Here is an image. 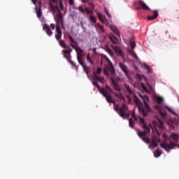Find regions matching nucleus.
Instances as JSON below:
<instances>
[{"instance_id":"nucleus-13","label":"nucleus","mask_w":179,"mask_h":179,"mask_svg":"<svg viewBox=\"0 0 179 179\" xmlns=\"http://www.w3.org/2000/svg\"><path fill=\"white\" fill-rule=\"evenodd\" d=\"M110 80H111V83L113 86L114 90H115L116 92H121V88L117 83V81H115V80H114V78L111 77Z\"/></svg>"},{"instance_id":"nucleus-59","label":"nucleus","mask_w":179,"mask_h":179,"mask_svg":"<svg viewBox=\"0 0 179 179\" xmlns=\"http://www.w3.org/2000/svg\"><path fill=\"white\" fill-rule=\"evenodd\" d=\"M76 66L75 68H76V71H78V66Z\"/></svg>"},{"instance_id":"nucleus-23","label":"nucleus","mask_w":179,"mask_h":179,"mask_svg":"<svg viewBox=\"0 0 179 179\" xmlns=\"http://www.w3.org/2000/svg\"><path fill=\"white\" fill-rule=\"evenodd\" d=\"M109 38L113 44H118L120 43V41L114 35H110Z\"/></svg>"},{"instance_id":"nucleus-35","label":"nucleus","mask_w":179,"mask_h":179,"mask_svg":"<svg viewBox=\"0 0 179 179\" xmlns=\"http://www.w3.org/2000/svg\"><path fill=\"white\" fill-rule=\"evenodd\" d=\"M56 31H57V34H62V31L61 30V26L56 25Z\"/></svg>"},{"instance_id":"nucleus-14","label":"nucleus","mask_w":179,"mask_h":179,"mask_svg":"<svg viewBox=\"0 0 179 179\" xmlns=\"http://www.w3.org/2000/svg\"><path fill=\"white\" fill-rule=\"evenodd\" d=\"M120 68L122 69V71L125 73L127 78H129V73L128 72V67L125 66V64L122 63H120Z\"/></svg>"},{"instance_id":"nucleus-3","label":"nucleus","mask_w":179,"mask_h":179,"mask_svg":"<svg viewBox=\"0 0 179 179\" xmlns=\"http://www.w3.org/2000/svg\"><path fill=\"white\" fill-rule=\"evenodd\" d=\"M162 138L164 139L163 143H167V141H169V145H171V142H173V143H177L179 141V134L177 133H172L171 136L169 137L167 134H163Z\"/></svg>"},{"instance_id":"nucleus-5","label":"nucleus","mask_w":179,"mask_h":179,"mask_svg":"<svg viewBox=\"0 0 179 179\" xmlns=\"http://www.w3.org/2000/svg\"><path fill=\"white\" fill-rule=\"evenodd\" d=\"M134 103L136 104V106L138 107V111L140 114H142L143 117H146L148 115V113H146V110L145 108H143V104L139 100L138 96L136 95H134Z\"/></svg>"},{"instance_id":"nucleus-17","label":"nucleus","mask_w":179,"mask_h":179,"mask_svg":"<svg viewBox=\"0 0 179 179\" xmlns=\"http://www.w3.org/2000/svg\"><path fill=\"white\" fill-rule=\"evenodd\" d=\"M150 131H148V130H145L144 131H141L140 129L138 130L137 135L141 138V139H143V138L145 136V135H148Z\"/></svg>"},{"instance_id":"nucleus-55","label":"nucleus","mask_w":179,"mask_h":179,"mask_svg":"<svg viewBox=\"0 0 179 179\" xmlns=\"http://www.w3.org/2000/svg\"><path fill=\"white\" fill-rule=\"evenodd\" d=\"M159 122L160 125H163V122L161 120H159Z\"/></svg>"},{"instance_id":"nucleus-20","label":"nucleus","mask_w":179,"mask_h":179,"mask_svg":"<svg viewBox=\"0 0 179 179\" xmlns=\"http://www.w3.org/2000/svg\"><path fill=\"white\" fill-rule=\"evenodd\" d=\"M96 15L100 22H102V23H106V22H107L106 16H103L101 13H96Z\"/></svg>"},{"instance_id":"nucleus-8","label":"nucleus","mask_w":179,"mask_h":179,"mask_svg":"<svg viewBox=\"0 0 179 179\" xmlns=\"http://www.w3.org/2000/svg\"><path fill=\"white\" fill-rule=\"evenodd\" d=\"M139 96H140V97H141V99H143V101L144 103L146 111H148V113H151L152 108H150V106H149V104H148V103H149V96H148L146 95L143 96L141 94H139Z\"/></svg>"},{"instance_id":"nucleus-52","label":"nucleus","mask_w":179,"mask_h":179,"mask_svg":"<svg viewBox=\"0 0 179 179\" xmlns=\"http://www.w3.org/2000/svg\"><path fill=\"white\" fill-rule=\"evenodd\" d=\"M168 111H170V113H173V110H171V108H169V106H166Z\"/></svg>"},{"instance_id":"nucleus-7","label":"nucleus","mask_w":179,"mask_h":179,"mask_svg":"<svg viewBox=\"0 0 179 179\" xmlns=\"http://www.w3.org/2000/svg\"><path fill=\"white\" fill-rule=\"evenodd\" d=\"M68 50H63V53H64V58H66V59H67L68 62H69V64H71V65H72L73 66H76V64H75V62L73 61H72V59H71V52H72V49L71 48V47H69V48H67Z\"/></svg>"},{"instance_id":"nucleus-37","label":"nucleus","mask_w":179,"mask_h":179,"mask_svg":"<svg viewBox=\"0 0 179 179\" xmlns=\"http://www.w3.org/2000/svg\"><path fill=\"white\" fill-rule=\"evenodd\" d=\"M85 12L87 13V15H90V13H93V11L92 10L89 9V8L85 7Z\"/></svg>"},{"instance_id":"nucleus-46","label":"nucleus","mask_w":179,"mask_h":179,"mask_svg":"<svg viewBox=\"0 0 179 179\" xmlns=\"http://www.w3.org/2000/svg\"><path fill=\"white\" fill-rule=\"evenodd\" d=\"M101 71H102L101 68L98 67L96 70L97 75H100V73H101Z\"/></svg>"},{"instance_id":"nucleus-15","label":"nucleus","mask_w":179,"mask_h":179,"mask_svg":"<svg viewBox=\"0 0 179 179\" xmlns=\"http://www.w3.org/2000/svg\"><path fill=\"white\" fill-rule=\"evenodd\" d=\"M139 120H140V122L143 124V129H145V131H148V132H150V128H149V127H148V125L146 124V122H145V119L139 117Z\"/></svg>"},{"instance_id":"nucleus-10","label":"nucleus","mask_w":179,"mask_h":179,"mask_svg":"<svg viewBox=\"0 0 179 179\" xmlns=\"http://www.w3.org/2000/svg\"><path fill=\"white\" fill-rule=\"evenodd\" d=\"M56 26H61L64 28V17H62V13H59L57 15Z\"/></svg>"},{"instance_id":"nucleus-60","label":"nucleus","mask_w":179,"mask_h":179,"mask_svg":"<svg viewBox=\"0 0 179 179\" xmlns=\"http://www.w3.org/2000/svg\"><path fill=\"white\" fill-rule=\"evenodd\" d=\"M134 116H136V115H135V113H132V117H133V118H134Z\"/></svg>"},{"instance_id":"nucleus-16","label":"nucleus","mask_w":179,"mask_h":179,"mask_svg":"<svg viewBox=\"0 0 179 179\" xmlns=\"http://www.w3.org/2000/svg\"><path fill=\"white\" fill-rule=\"evenodd\" d=\"M93 80H94L95 82H101V83H104V78L99 77V76H97L96 72H94Z\"/></svg>"},{"instance_id":"nucleus-33","label":"nucleus","mask_w":179,"mask_h":179,"mask_svg":"<svg viewBox=\"0 0 179 179\" xmlns=\"http://www.w3.org/2000/svg\"><path fill=\"white\" fill-rule=\"evenodd\" d=\"M155 157H160L162 156V151L159 150H157L156 152L154 153Z\"/></svg>"},{"instance_id":"nucleus-48","label":"nucleus","mask_w":179,"mask_h":179,"mask_svg":"<svg viewBox=\"0 0 179 179\" xmlns=\"http://www.w3.org/2000/svg\"><path fill=\"white\" fill-rule=\"evenodd\" d=\"M50 28L52 29V30H55V24H50Z\"/></svg>"},{"instance_id":"nucleus-38","label":"nucleus","mask_w":179,"mask_h":179,"mask_svg":"<svg viewBox=\"0 0 179 179\" xmlns=\"http://www.w3.org/2000/svg\"><path fill=\"white\" fill-rule=\"evenodd\" d=\"M134 120L132 118H130L129 120V125L130 128H134Z\"/></svg>"},{"instance_id":"nucleus-44","label":"nucleus","mask_w":179,"mask_h":179,"mask_svg":"<svg viewBox=\"0 0 179 179\" xmlns=\"http://www.w3.org/2000/svg\"><path fill=\"white\" fill-rule=\"evenodd\" d=\"M59 8L61 10H64V4L62 3V1H59Z\"/></svg>"},{"instance_id":"nucleus-25","label":"nucleus","mask_w":179,"mask_h":179,"mask_svg":"<svg viewBox=\"0 0 179 179\" xmlns=\"http://www.w3.org/2000/svg\"><path fill=\"white\" fill-rule=\"evenodd\" d=\"M124 87L126 89V92L129 93V94H133L134 91L131 89V87H129V85L124 84Z\"/></svg>"},{"instance_id":"nucleus-24","label":"nucleus","mask_w":179,"mask_h":179,"mask_svg":"<svg viewBox=\"0 0 179 179\" xmlns=\"http://www.w3.org/2000/svg\"><path fill=\"white\" fill-rule=\"evenodd\" d=\"M59 44L60 45V47H62V48H69V46L66 45V43H65V41L60 39L59 41Z\"/></svg>"},{"instance_id":"nucleus-39","label":"nucleus","mask_w":179,"mask_h":179,"mask_svg":"<svg viewBox=\"0 0 179 179\" xmlns=\"http://www.w3.org/2000/svg\"><path fill=\"white\" fill-rule=\"evenodd\" d=\"M68 37L71 41V44H75L76 43V41H75V39H73V38L71 35H69Z\"/></svg>"},{"instance_id":"nucleus-9","label":"nucleus","mask_w":179,"mask_h":179,"mask_svg":"<svg viewBox=\"0 0 179 179\" xmlns=\"http://www.w3.org/2000/svg\"><path fill=\"white\" fill-rule=\"evenodd\" d=\"M102 58H104V59L108 62L109 64V71L112 75H115V69H114V65L113 64L111 60H110V59L106 56V55H102Z\"/></svg>"},{"instance_id":"nucleus-31","label":"nucleus","mask_w":179,"mask_h":179,"mask_svg":"<svg viewBox=\"0 0 179 179\" xmlns=\"http://www.w3.org/2000/svg\"><path fill=\"white\" fill-rule=\"evenodd\" d=\"M115 96L117 97V99H120V100H123L124 103H125V98H124V96L121 93L120 94L116 93L115 94Z\"/></svg>"},{"instance_id":"nucleus-26","label":"nucleus","mask_w":179,"mask_h":179,"mask_svg":"<svg viewBox=\"0 0 179 179\" xmlns=\"http://www.w3.org/2000/svg\"><path fill=\"white\" fill-rule=\"evenodd\" d=\"M81 66L83 68L84 72H85V73H87V75L89 76V73H90L89 67H87V66L85 65V63H83V64H81Z\"/></svg>"},{"instance_id":"nucleus-42","label":"nucleus","mask_w":179,"mask_h":179,"mask_svg":"<svg viewBox=\"0 0 179 179\" xmlns=\"http://www.w3.org/2000/svg\"><path fill=\"white\" fill-rule=\"evenodd\" d=\"M90 18L91 19L92 23H96V17H94V15H90Z\"/></svg>"},{"instance_id":"nucleus-41","label":"nucleus","mask_w":179,"mask_h":179,"mask_svg":"<svg viewBox=\"0 0 179 179\" xmlns=\"http://www.w3.org/2000/svg\"><path fill=\"white\" fill-rule=\"evenodd\" d=\"M78 10L83 13V15H85V8H83V6H80L78 7Z\"/></svg>"},{"instance_id":"nucleus-28","label":"nucleus","mask_w":179,"mask_h":179,"mask_svg":"<svg viewBox=\"0 0 179 179\" xmlns=\"http://www.w3.org/2000/svg\"><path fill=\"white\" fill-rule=\"evenodd\" d=\"M36 12L37 17L40 19V17H41L43 15V13L41 12V8H38L37 6H36Z\"/></svg>"},{"instance_id":"nucleus-45","label":"nucleus","mask_w":179,"mask_h":179,"mask_svg":"<svg viewBox=\"0 0 179 179\" xmlns=\"http://www.w3.org/2000/svg\"><path fill=\"white\" fill-rule=\"evenodd\" d=\"M163 98L162 97H161V96H159L157 99V102L158 103H163Z\"/></svg>"},{"instance_id":"nucleus-12","label":"nucleus","mask_w":179,"mask_h":179,"mask_svg":"<svg viewBox=\"0 0 179 179\" xmlns=\"http://www.w3.org/2000/svg\"><path fill=\"white\" fill-rule=\"evenodd\" d=\"M138 6L140 9H143V10H150V8H149V6H148V5H146L142 0L138 1Z\"/></svg>"},{"instance_id":"nucleus-22","label":"nucleus","mask_w":179,"mask_h":179,"mask_svg":"<svg viewBox=\"0 0 179 179\" xmlns=\"http://www.w3.org/2000/svg\"><path fill=\"white\" fill-rule=\"evenodd\" d=\"M110 29L116 36H117V37H120V31L118 29H117V27H115L114 25H110Z\"/></svg>"},{"instance_id":"nucleus-18","label":"nucleus","mask_w":179,"mask_h":179,"mask_svg":"<svg viewBox=\"0 0 179 179\" xmlns=\"http://www.w3.org/2000/svg\"><path fill=\"white\" fill-rule=\"evenodd\" d=\"M43 29V30H46V34H48V36H52V31H51L50 26L47 25V24H44Z\"/></svg>"},{"instance_id":"nucleus-21","label":"nucleus","mask_w":179,"mask_h":179,"mask_svg":"<svg viewBox=\"0 0 179 179\" xmlns=\"http://www.w3.org/2000/svg\"><path fill=\"white\" fill-rule=\"evenodd\" d=\"M152 12L154 13V15L148 16L147 17L148 20H155L159 16V13H157V10H155Z\"/></svg>"},{"instance_id":"nucleus-34","label":"nucleus","mask_w":179,"mask_h":179,"mask_svg":"<svg viewBox=\"0 0 179 179\" xmlns=\"http://www.w3.org/2000/svg\"><path fill=\"white\" fill-rule=\"evenodd\" d=\"M130 45H131V48L132 50H134V48H135V47H136V43H135V41H134V40L131 39L130 40Z\"/></svg>"},{"instance_id":"nucleus-36","label":"nucleus","mask_w":179,"mask_h":179,"mask_svg":"<svg viewBox=\"0 0 179 179\" xmlns=\"http://www.w3.org/2000/svg\"><path fill=\"white\" fill-rule=\"evenodd\" d=\"M55 38L56 40H57V41H59V40H62L61 38H62V34H57L55 35Z\"/></svg>"},{"instance_id":"nucleus-27","label":"nucleus","mask_w":179,"mask_h":179,"mask_svg":"<svg viewBox=\"0 0 179 179\" xmlns=\"http://www.w3.org/2000/svg\"><path fill=\"white\" fill-rule=\"evenodd\" d=\"M158 144L156 141L152 140V141L150 143L149 148L150 149H155V148H157Z\"/></svg>"},{"instance_id":"nucleus-58","label":"nucleus","mask_w":179,"mask_h":179,"mask_svg":"<svg viewBox=\"0 0 179 179\" xmlns=\"http://www.w3.org/2000/svg\"><path fill=\"white\" fill-rule=\"evenodd\" d=\"M157 135L160 136V134H159V131L157 130Z\"/></svg>"},{"instance_id":"nucleus-6","label":"nucleus","mask_w":179,"mask_h":179,"mask_svg":"<svg viewBox=\"0 0 179 179\" xmlns=\"http://www.w3.org/2000/svg\"><path fill=\"white\" fill-rule=\"evenodd\" d=\"M161 148L162 149H164L166 152H170V150H173V149H176V146L179 149V144H177L176 143H174L173 141H171V144L169 143H162L160 144Z\"/></svg>"},{"instance_id":"nucleus-51","label":"nucleus","mask_w":179,"mask_h":179,"mask_svg":"<svg viewBox=\"0 0 179 179\" xmlns=\"http://www.w3.org/2000/svg\"><path fill=\"white\" fill-rule=\"evenodd\" d=\"M38 0H32V2H33V3H34V5H37V1H38Z\"/></svg>"},{"instance_id":"nucleus-61","label":"nucleus","mask_w":179,"mask_h":179,"mask_svg":"<svg viewBox=\"0 0 179 179\" xmlns=\"http://www.w3.org/2000/svg\"><path fill=\"white\" fill-rule=\"evenodd\" d=\"M57 0H52V2H55Z\"/></svg>"},{"instance_id":"nucleus-43","label":"nucleus","mask_w":179,"mask_h":179,"mask_svg":"<svg viewBox=\"0 0 179 179\" xmlns=\"http://www.w3.org/2000/svg\"><path fill=\"white\" fill-rule=\"evenodd\" d=\"M104 10H105V13L107 15V16L108 17H111V14H110V13L108 12V10H107L106 7H104Z\"/></svg>"},{"instance_id":"nucleus-63","label":"nucleus","mask_w":179,"mask_h":179,"mask_svg":"<svg viewBox=\"0 0 179 179\" xmlns=\"http://www.w3.org/2000/svg\"><path fill=\"white\" fill-rule=\"evenodd\" d=\"M59 1H62V0H59Z\"/></svg>"},{"instance_id":"nucleus-30","label":"nucleus","mask_w":179,"mask_h":179,"mask_svg":"<svg viewBox=\"0 0 179 179\" xmlns=\"http://www.w3.org/2000/svg\"><path fill=\"white\" fill-rule=\"evenodd\" d=\"M105 50H106V52H108V54H109V55H110V57H113V50H111L110 47L106 46Z\"/></svg>"},{"instance_id":"nucleus-2","label":"nucleus","mask_w":179,"mask_h":179,"mask_svg":"<svg viewBox=\"0 0 179 179\" xmlns=\"http://www.w3.org/2000/svg\"><path fill=\"white\" fill-rule=\"evenodd\" d=\"M136 77L138 80H144V82H146V85H147L148 87H146V86H145V83H141V86L143 90H144V92H146V93H152L153 92V88L152 87V85H150V84H149V83H148V78H146L143 75H140V74H137Z\"/></svg>"},{"instance_id":"nucleus-32","label":"nucleus","mask_w":179,"mask_h":179,"mask_svg":"<svg viewBox=\"0 0 179 179\" xmlns=\"http://www.w3.org/2000/svg\"><path fill=\"white\" fill-rule=\"evenodd\" d=\"M87 61H88L91 65H94L93 60L92 59V57H90V53L87 55Z\"/></svg>"},{"instance_id":"nucleus-57","label":"nucleus","mask_w":179,"mask_h":179,"mask_svg":"<svg viewBox=\"0 0 179 179\" xmlns=\"http://www.w3.org/2000/svg\"><path fill=\"white\" fill-rule=\"evenodd\" d=\"M82 1V2L83 3H86V2L87 1V0H81Z\"/></svg>"},{"instance_id":"nucleus-19","label":"nucleus","mask_w":179,"mask_h":179,"mask_svg":"<svg viewBox=\"0 0 179 179\" xmlns=\"http://www.w3.org/2000/svg\"><path fill=\"white\" fill-rule=\"evenodd\" d=\"M95 29L98 33H104V27L99 23L95 24Z\"/></svg>"},{"instance_id":"nucleus-53","label":"nucleus","mask_w":179,"mask_h":179,"mask_svg":"<svg viewBox=\"0 0 179 179\" xmlns=\"http://www.w3.org/2000/svg\"><path fill=\"white\" fill-rule=\"evenodd\" d=\"M104 73L107 76H108L110 74L108 73V72H107V71H104Z\"/></svg>"},{"instance_id":"nucleus-11","label":"nucleus","mask_w":179,"mask_h":179,"mask_svg":"<svg viewBox=\"0 0 179 179\" xmlns=\"http://www.w3.org/2000/svg\"><path fill=\"white\" fill-rule=\"evenodd\" d=\"M112 48L115 52L116 55L118 57H121L122 58H124V52H122V50L118 46H112Z\"/></svg>"},{"instance_id":"nucleus-54","label":"nucleus","mask_w":179,"mask_h":179,"mask_svg":"<svg viewBox=\"0 0 179 179\" xmlns=\"http://www.w3.org/2000/svg\"><path fill=\"white\" fill-rule=\"evenodd\" d=\"M146 69H148V72H150V67H149V66H147Z\"/></svg>"},{"instance_id":"nucleus-1","label":"nucleus","mask_w":179,"mask_h":179,"mask_svg":"<svg viewBox=\"0 0 179 179\" xmlns=\"http://www.w3.org/2000/svg\"><path fill=\"white\" fill-rule=\"evenodd\" d=\"M92 85L97 87L99 93L106 99L108 103H111L114 105L115 111H116L122 118H128V117H129V114L127 113V111H128V106L125 103H124L121 107H120V105L115 104V101L113 99V95H111V93H114V91H113V89H111L108 85H106L105 87H100L97 81H93Z\"/></svg>"},{"instance_id":"nucleus-56","label":"nucleus","mask_w":179,"mask_h":179,"mask_svg":"<svg viewBox=\"0 0 179 179\" xmlns=\"http://www.w3.org/2000/svg\"><path fill=\"white\" fill-rule=\"evenodd\" d=\"M133 118L135 120V121H138V117H136V116H134Z\"/></svg>"},{"instance_id":"nucleus-47","label":"nucleus","mask_w":179,"mask_h":179,"mask_svg":"<svg viewBox=\"0 0 179 179\" xmlns=\"http://www.w3.org/2000/svg\"><path fill=\"white\" fill-rule=\"evenodd\" d=\"M69 3L71 6H72L73 5H74L75 1L74 0H69Z\"/></svg>"},{"instance_id":"nucleus-49","label":"nucleus","mask_w":179,"mask_h":179,"mask_svg":"<svg viewBox=\"0 0 179 179\" xmlns=\"http://www.w3.org/2000/svg\"><path fill=\"white\" fill-rule=\"evenodd\" d=\"M126 97H127V99H128V100H129V101H128V103H131V100H132V99H131V96H130L129 95H127Z\"/></svg>"},{"instance_id":"nucleus-50","label":"nucleus","mask_w":179,"mask_h":179,"mask_svg":"<svg viewBox=\"0 0 179 179\" xmlns=\"http://www.w3.org/2000/svg\"><path fill=\"white\" fill-rule=\"evenodd\" d=\"M160 115H162V117H166V113L160 111Z\"/></svg>"},{"instance_id":"nucleus-29","label":"nucleus","mask_w":179,"mask_h":179,"mask_svg":"<svg viewBox=\"0 0 179 179\" xmlns=\"http://www.w3.org/2000/svg\"><path fill=\"white\" fill-rule=\"evenodd\" d=\"M129 52L131 54V55H132V57H134V58H135V59H138V56L136 55L135 51H134V49L129 50Z\"/></svg>"},{"instance_id":"nucleus-4","label":"nucleus","mask_w":179,"mask_h":179,"mask_svg":"<svg viewBox=\"0 0 179 179\" xmlns=\"http://www.w3.org/2000/svg\"><path fill=\"white\" fill-rule=\"evenodd\" d=\"M70 45L77 52V59L78 61V63L80 64V65H83V63H85V60H83V57H85V53L83 52V50H82L80 48L76 47L73 43H70Z\"/></svg>"},{"instance_id":"nucleus-40","label":"nucleus","mask_w":179,"mask_h":179,"mask_svg":"<svg viewBox=\"0 0 179 179\" xmlns=\"http://www.w3.org/2000/svg\"><path fill=\"white\" fill-rule=\"evenodd\" d=\"M143 142H145V143H150V139L148 137H144L142 138Z\"/></svg>"},{"instance_id":"nucleus-62","label":"nucleus","mask_w":179,"mask_h":179,"mask_svg":"<svg viewBox=\"0 0 179 179\" xmlns=\"http://www.w3.org/2000/svg\"><path fill=\"white\" fill-rule=\"evenodd\" d=\"M156 108H159V106H156Z\"/></svg>"}]
</instances>
